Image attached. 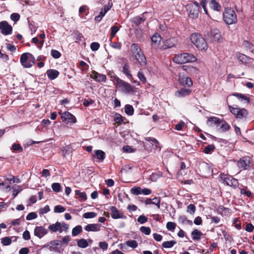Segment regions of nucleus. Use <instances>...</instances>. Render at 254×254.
Masks as SVG:
<instances>
[{
    "mask_svg": "<svg viewBox=\"0 0 254 254\" xmlns=\"http://www.w3.org/2000/svg\"><path fill=\"white\" fill-rule=\"evenodd\" d=\"M215 148V147L213 144H209L204 148L203 152L205 154H211Z\"/></svg>",
    "mask_w": 254,
    "mask_h": 254,
    "instance_id": "58836bf2",
    "label": "nucleus"
},
{
    "mask_svg": "<svg viewBox=\"0 0 254 254\" xmlns=\"http://www.w3.org/2000/svg\"><path fill=\"white\" fill-rule=\"evenodd\" d=\"M10 19L14 22H16L20 19V15L17 13H13L10 15Z\"/></svg>",
    "mask_w": 254,
    "mask_h": 254,
    "instance_id": "bf43d9fd",
    "label": "nucleus"
},
{
    "mask_svg": "<svg viewBox=\"0 0 254 254\" xmlns=\"http://www.w3.org/2000/svg\"><path fill=\"white\" fill-rule=\"evenodd\" d=\"M161 172L152 173L149 176V180L152 182H156L159 178L161 177Z\"/></svg>",
    "mask_w": 254,
    "mask_h": 254,
    "instance_id": "ea45409f",
    "label": "nucleus"
},
{
    "mask_svg": "<svg viewBox=\"0 0 254 254\" xmlns=\"http://www.w3.org/2000/svg\"><path fill=\"white\" fill-rule=\"evenodd\" d=\"M252 158L250 156H245L241 158L237 162V166L242 170H247L250 167Z\"/></svg>",
    "mask_w": 254,
    "mask_h": 254,
    "instance_id": "9b49d317",
    "label": "nucleus"
},
{
    "mask_svg": "<svg viewBox=\"0 0 254 254\" xmlns=\"http://www.w3.org/2000/svg\"><path fill=\"white\" fill-rule=\"evenodd\" d=\"M61 117L62 121L67 124L76 122L75 116L68 112H63Z\"/></svg>",
    "mask_w": 254,
    "mask_h": 254,
    "instance_id": "ddd939ff",
    "label": "nucleus"
},
{
    "mask_svg": "<svg viewBox=\"0 0 254 254\" xmlns=\"http://www.w3.org/2000/svg\"><path fill=\"white\" fill-rule=\"evenodd\" d=\"M77 245L81 248H86L88 246V243L86 240L81 239L77 241Z\"/></svg>",
    "mask_w": 254,
    "mask_h": 254,
    "instance_id": "f704fd0d",
    "label": "nucleus"
},
{
    "mask_svg": "<svg viewBox=\"0 0 254 254\" xmlns=\"http://www.w3.org/2000/svg\"><path fill=\"white\" fill-rule=\"evenodd\" d=\"M65 210V208L60 205H56L54 207V212L62 213Z\"/></svg>",
    "mask_w": 254,
    "mask_h": 254,
    "instance_id": "5fc2aeb1",
    "label": "nucleus"
},
{
    "mask_svg": "<svg viewBox=\"0 0 254 254\" xmlns=\"http://www.w3.org/2000/svg\"><path fill=\"white\" fill-rule=\"evenodd\" d=\"M233 96L236 97L238 99L241 101L244 100L247 103L250 102V99L247 96L239 93H235L233 94Z\"/></svg>",
    "mask_w": 254,
    "mask_h": 254,
    "instance_id": "c756f323",
    "label": "nucleus"
},
{
    "mask_svg": "<svg viewBox=\"0 0 254 254\" xmlns=\"http://www.w3.org/2000/svg\"><path fill=\"white\" fill-rule=\"evenodd\" d=\"M1 243L3 246H8L11 243V240L9 237H4L1 239Z\"/></svg>",
    "mask_w": 254,
    "mask_h": 254,
    "instance_id": "603ef678",
    "label": "nucleus"
},
{
    "mask_svg": "<svg viewBox=\"0 0 254 254\" xmlns=\"http://www.w3.org/2000/svg\"><path fill=\"white\" fill-rule=\"evenodd\" d=\"M129 65L128 64L126 63L123 66V72L127 77L131 78L132 75L130 73Z\"/></svg>",
    "mask_w": 254,
    "mask_h": 254,
    "instance_id": "72a5a7b5",
    "label": "nucleus"
},
{
    "mask_svg": "<svg viewBox=\"0 0 254 254\" xmlns=\"http://www.w3.org/2000/svg\"><path fill=\"white\" fill-rule=\"evenodd\" d=\"M197 58L193 55L189 53L179 54L174 56L173 61L177 64H184L196 61Z\"/></svg>",
    "mask_w": 254,
    "mask_h": 254,
    "instance_id": "f257e3e1",
    "label": "nucleus"
},
{
    "mask_svg": "<svg viewBox=\"0 0 254 254\" xmlns=\"http://www.w3.org/2000/svg\"><path fill=\"white\" fill-rule=\"evenodd\" d=\"M75 194L78 195L81 200L85 201L87 199V195L85 192H81L79 190H75Z\"/></svg>",
    "mask_w": 254,
    "mask_h": 254,
    "instance_id": "79ce46f5",
    "label": "nucleus"
},
{
    "mask_svg": "<svg viewBox=\"0 0 254 254\" xmlns=\"http://www.w3.org/2000/svg\"><path fill=\"white\" fill-rule=\"evenodd\" d=\"M220 119V118L216 117H211L207 119L206 123L210 126L213 125L216 126Z\"/></svg>",
    "mask_w": 254,
    "mask_h": 254,
    "instance_id": "473e14b6",
    "label": "nucleus"
},
{
    "mask_svg": "<svg viewBox=\"0 0 254 254\" xmlns=\"http://www.w3.org/2000/svg\"><path fill=\"white\" fill-rule=\"evenodd\" d=\"M190 89L182 88L175 92V96L179 98H182L190 95Z\"/></svg>",
    "mask_w": 254,
    "mask_h": 254,
    "instance_id": "393cba45",
    "label": "nucleus"
},
{
    "mask_svg": "<svg viewBox=\"0 0 254 254\" xmlns=\"http://www.w3.org/2000/svg\"><path fill=\"white\" fill-rule=\"evenodd\" d=\"M82 231V227L80 225H77L74 227L72 230V235L73 237L76 236L80 234Z\"/></svg>",
    "mask_w": 254,
    "mask_h": 254,
    "instance_id": "c9c22d12",
    "label": "nucleus"
},
{
    "mask_svg": "<svg viewBox=\"0 0 254 254\" xmlns=\"http://www.w3.org/2000/svg\"><path fill=\"white\" fill-rule=\"evenodd\" d=\"M145 139L151 144L154 149H159V150H160L161 146L160 143L156 138L151 137H146Z\"/></svg>",
    "mask_w": 254,
    "mask_h": 254,
    "instance_id": "5701e85b",
    "label": "nucleus"
},
{
    "mask_svg": "<svg viewBox=\"0 0 254 254\" xmlns=\"http://www.w3.org/2000/svg\"><path fill=\"white\" fill-rule=\"evenodd\" d=\"M115 79L117 82L118 87L121 88L125 93L129 94L134 92V87L129 83L120 79L118 77H115Z\"/></svg>",
    "mask_w": 254,
    "mask_h": 254,
    "instance_id": "0eeeda50",
    "label": "nucleus"
},
{
    "mask_svg": "<svg viewBox=\"0 0 254 254\" xmlns=\"http://www.w3.org/2000/svg\"><path fill=\"white\" fill-rule=\"evenodd\" d=\"M105 14H106V13L101 9L99 15L95 16V17L94 18L95 21H96L97 22L100 21L102 20V18L105 16Z\"/></svg>",
    "mask_w": 254,
    "mask_h": 254,
    "instance_id": "052dcab7",
    "label": "nucleus"
},
{
    "mask_svg": "<svg viewBox=\"0 0 254 254\" xmlns=\"http://www.w3.org/2000/svg\"><path fill=\"white\" fill-rule=\"evenodd\" d=\"M120 27L116 26H113L111 27L110 40H112V39L115 37Z\"/></svg>",
    "mask_w": 254,
    "mask_h": 254,
    "instance_id": "a19ab883",
    "label": "nucleus"
},
{
    "mask_svg": "<svg viewBox=\"0 0 254 254\" xmlns=\"http://www.w3.org/2000/svg\"><path fill=\"white\" fill-rule=\"evenodd\" d=\"M176 223L173 222H168L166 224L167 229L171 231H174V230L176 228Z\"/></svg>",
    "mask_w": 254,
    "mask_h": 254,
    "instance_id": "09e8293b",
    "label": "nucleus"
},
{
    "mask_svg": "<svg viewBox=\"0 0 254 254\" xmlns=\"http://www.w3.org/2000/svg\"><path fill=\"white\" fill-rule=\"evenodd\" d=\"M110 211L111 217L113 219H125L126 218V216L122 212H120L115 206H111Z\"/></svg>",
    "mask_w": 254,
    "mask_h": 254,
    "instance_id": "2eb2a0df",
    "label": "nucleus"
},
{
    "mask_svg": "<svg viewBox=\"0 0 254 254\" xmlns=\"http://www.w3.org/2000/svg\"><path fill=\"white\" fill-rule=\"evenodd\" d=\"M20 61L23 67L29 68L34 64L35 59L31 54L26 53L21 55Z\"/></svg>",
    "mask_w": 254,
    "mask_h": 254,
    "instance_id": "423d86ee",
    "label": "nucleus"
},
{
    "mask_svg": "<svg viewBox=\"0 0 254 254\" xmlns=\"http://www.w3.org/2000/svg\"><path fill=\"white\" fill-rule=\"evenodd\" d=\"M0 31L3 35H8L12 33V27L6 21L0 22Z\"/></svg>",
    "mask_w": 254,
    "mask_h": 254,
    "instance_id": "f8f14e48",
    "label": "nucleus"
},
{
    "mask_svg": "<svg viewBox=\"0 0 254 254\" xmlns=\"http://www.w3.org/2000/svg\"><path fill=\"white\" fill-rule=\"evenodd\" d=\"M46 74L48 78L51 80H53L56 79L59 76L60 73L58 70L56 69H50L47 71Z\"/></svg>",
    "mask_w": 254,
    "mask_h": 254,
    "instance_id": "bb28decb",
    "label": "nucleus"
},
{
    "mask_svg": "<svg viewBox=\"0 0 254 254\" xmlns=\"http://www.w3.org/2000/svg\"><path fill=\"white\" fill-rule=\"evenodd\" d=\"M52 189H53V191L59 192L61 191V186L60 183H54L52 184Z\"/></svg>",
    "mask_w": 254,
    "mask_h": 254,
    "instance_id": "37998d69",
    "label": "nucleus"
},
{
    "mask_svg": "<svg viewBox=\"0 0 254 254\" xmlns=\"http://www.w3.org/2000/svg\"><path fill=\"white\" fill-rule=\"evenodd\" d=\"M51 246H53L52 251L55 252H59V249L62 247V244L59 240H54L50 241Z\"/></svg>",
    "mask_w": 254,
    "mask_h": 254,
    "instance_id": "2f4dec72",
    "label": "nucleus"
},
{
    "mask_svg": "<svg viewBox=\"0 0 254 254\" xmlns=\"http://www.w3.org/2000/svg\"><path fill=\"white\" fill-rule=\"evenodd\" d=\"M220 178L223 183L234 189H236L239 186L238 180L228 174H221Z\"/></svg>",
    "mask_w": 254,
    "mask_h": 254,
    "instance_id": "6e6552de",
    "label": "nucleus"
},
{
    "mask_svg": "<svg viewBox=\"0 0 254 254\" xmlns=\"http://www.w3.org/2000/svg\"><path fill=\"white\" fill-rule=\"evenodd\" d=\"M125 112L127 115L128 116H132L134 113L133 107L130 105H126L125 107Z\"/></svg>",
    "mask_w": 254,
    "mask_h": 254,
    "instance_id": "e433bc0d",
    "label": "nucleus"
},
{
    "mask_svg": "<svg viewBox=\"0 0 254 254\" xmlns=\"http://www.w3.org/2000/svg\"><path fill=\"white\" fill-rule=\"evenodd\" d=\"M48 228L52 233L59 232L60 233H61L63 231V230L62 228V224L59 222H57L55 224L50 225Z\"/></svg>",
    "mask_w": 254,
    "mask_h": 254,
    "instance_id": "aec40b11",
    "label": "nucleus"
},
{
    "mask_svg": "<svg viewBox=\"0 0 254 254\" xmlns=\"http://www.w3.org/2000/svg\"><path fill=\"white\" fill-rule=\"evenodd\" d=\"M187 211L190 214H194L195 211V206L194 205L192 204L189 205L187 207Z\"/></svg>",
    "mask_w": 254,
    "mask_h": 254,
    "instance_id": "4d7b16f0",
    "label": "nucleus"
},
{
    "mask_svg": "<svg viewBox=\"0 0 254 254\" xmlns=\"http://www.w3.org/2000/svg\"><path fill=\"white\" fill-rule=\"evenodd\" d=\"M130 51L132 56L141 65H145L146 59L137 44L133 43L130 46Z\"/></svg>",
    "mask_w": 254,
    "mask_h": 254,
    "instance_id": "f03ea898",
    "label": "nucleus"
},
{
    "mask_svg": "<svg viewBox=\"0 0 254 254\" xmlns=\"http://www.w3.org/2000/svg\"><path fill=\"white\" fill-rule=\"evenodd\" d=\"M191 235L192 239L193 240L198 241L200 239L201 237L203 235V234L198 230L194 229L191 232Z\"/></svg>",
    "mask_w": 254,
    "mask_h": 254,
    "instance_id": "c85d7f7f",
    "label": "nucleus"
},
{
    "mask_svg": "<svg viewBox=\"0 0 254 254\" xmlns=\"http://www.w3.org/2000/svg\"><path fill=\"white\" fill-rule=\"evenodd\" d=\"M100 44L97 42H92L90 44V48L93 51H96L99 49Z\"/></svg>",
    "mask_w": 254,
    "mask_h": 254,
    "instance_id": "e2e57ef3",
    "label": "nucleus"
},
{
    "mask_svg": "<svg viewBox=\"0 0 254 254\" xmlns=\"http://www.w3.org/2000/svg\"><path fill=\"white\" fill-rule=\"evenodd\" d=\"M176 243V241L172 240L170 241L164 242L162 245L163 248L168 249L172 248Z\"/></svg>",
    "mask_w": 254,
    "mask_h": 254,
    "instance_id": "4c0bfd02",
    "label": "nucleus"
},
{
    "mask_svg": "<svg viewBox=\"0 0 254 254\" xmlns=\"http://www.w3.org/2000/svg\"><path fill=\"white\" fill-rule=\"evenodd\" d=\"M147 221V218L144 215H140L137 218V222L140 224H144Z\"/></svg>",
    "mask_w": 254,
    "mask_h": 254,
    "instance_id": "774afa93",
    "label": "nucleus"
},
{
    "mask_svg": "<svg viewBox=\"0 0 254 254\" xmlns=\"http://www.w3.org/2000/svg\"><path fill=\"white\" fill-rule=\"evenodd\" d=\"M142 189L140 187H133L131 189L130 192L134 195H139L141 194Z\"/></svg>",
    "mask_w": 254,
    "mask_h": 254,
    "instance_id": "a18cd8bd",
    "label": "nucleus"
},
{
    "mask_svg": "<svg viewBox=\"0 0 254 254\" xmlns=\"http://www.w3.org/2000/svg\"><path fill=\"white\" fill-rule=\"evenodd\" d=\"M93 157L97 158L101 161H103L105 158V153L101 150H97L95 151V154L93 155Z\"/></svg>",
    "mask_w": 254,
    "mask_h": 254,
    "instance_id": "7c9ffc66",
    "label": "nucleus"
},
{
    "mask_svg": "<svg viewBox=\"0 0 254 254\" xmlns=\"http://www.w3.org/2000/svg\"><path fill=\"white\" fill-rule=\"evenodd\" d=\"M191 42L195 47L201 51H205L208 48L205 39L199 33H193L190 36Z\"/></svg>",
    "mask_w": 254,
    "mask_h": 254,
    "instance_id": "20e7f679",
    "label": "nucleus"
},
{
    "mask_svg": "<svg viewBox=\"0 0 254 254\" xmlns=\"http://www.w3.org/2000/svg\"><path fill=\"white\" fill-rule=\"evenodd\" d=\"M211 8L217 11H220L221 9V5L216 0H211L209 2Z\"/></svg>",
    "mask_w": 254,
    "mask_h": 254,
    "instance_id": "cd10ccee",
    "label": "nucleus"
},
{
    "mask_svg": "<svg viewBox=\"0 0 254 254\" xmlns=\"http://www.w3.org/2000/svg\"><path fill=\"white\" fill-rule=\"evenodd\" d=\"M51 56L55 59H58L61 57V53L54 49H52L51 52Z\"/></svg>",
    "mask_w": 254,
    "mask_h": 254,
    "instance_id": "6e6d98bb",
    "label": "nucleus"
},
{
    "mask_svg": "<svg viewBox=\"0 0 254 254\" xmlns=\"http://www.w3.org/2000/svg\"><path fill=\"white\" fill-rule=\"evenodd\" d=\"M37 217V215L35 212H30L26 216L27 220H31L35 219Z\"/></svg>",
    "mask_w": 254,
    "mask_h": 254,
    "instance_id": "69168bd1",
    "label": "nucleus"
},
{
    "mask_svg": "<svg viewBox=\"0 0 254 254\" xmlns=\"http://www.w3.org/2000/svg\"><path fill=\"white\" fill-rule=\"evenodd\" d=\"M145 13L146 12H144L140 16L133 17L131 20V22L135 24L136 26H138L145 21L146 18L144 16Z\"/></svg>",
    "mask_w": 254,
    "mask_h": 254,
    "instance_id": "4be33fe9",
    "label": "nucleus"
},
{
    "mask_svg": "<svg viewBox=\"0 0 254 254\" xmlns=\"http://www.w3.org/2000/svg\"><path fill=\"white\" fill-rule=\"evenodd\" d=\"M34 235L40 239L48 233V230L43 226H36L34 229Z\"/></svg>",
    "mask_w": 254,
    "mask_h": 254,
    "instance_id": "6ab92c4d",
    "label": "nucleus"
},
{
    "mask_svg": "<svg viewBox=\"0 0 254 254\" xmlns=\"http://www.w3.org/2000/svg\"><path fill=\"white\" fill-rule=\"evenodd\" d=\"M199 5L197 2L189 3L187 5V10L189 12V16L191 18H196L199 14Z\"/></svg>",
    "mask_w": 254,
    "mask_h": 254,
    "instance_id": "1a4fd4ad",
    "label": "nucleus"
},
{
    "mask_svg": "<svg viewBox=\"0 0 254 254\" xmlns=\"http://www.w3.org/2000/svg\"><path fill=\"white\" fill-rule=\"evenodd\" d=\"M97 216V213L94 212H88L83 215V217L86 219L93 218Z\"/></svg>",
    "mask_w": 254,
    "mask_h": 254,
    "instance_id": "49530a36",
    "label": "nucleus"
},
{
    "mask_svg": "<svg viewBox=\"0 0 254 254\" xmlns=\"http://www.w3.org/2000/svg\"><path fill=\"white\" fill-rule=\"evenodd\" d=\"M223 17L224 21L227 24L230 25L237 22V18L235 12L231 8H225Z\"/></svg>",
    "mask_w": 254,
    "mask_h": 254,
    "instance_id": "39448f33",
    "label": "nucleus"
},
{
    "mask_svg": "<svg viewBox=\"0 0 254 254\" xmlns=\"http://www.w3.org/2000/svg\"><path fill=\"white\" fill-rule=\"evenodd\" d=\"M87 9V6L86 5H82L79 7V15L81 18H83L84 16L82 13L86 11Z\"/></svg>",
    "mask_w": 254,
    "mask_h": 254,
    "instance_id": "680f3d73",
    "label": "nucleus"
},
{
    "mask_svg": "<svg viewBox=\"0 0 254 254\" xmlns=\"http://www.w3.org/2000/svg\"><path fill=\"white\" fill-rule=\"evenodd\" d=\"M110 41H111V42L110 43V45L111 47H112V48H113L114 49H118V50H120L121 49V47H122L121 43L113 42L112 41V40H110Z\"/></svg>",
    "mask_w": 254,
    "mask_h": 254,
    "instance_id": "3c124183",
    "label": "nucleus"
},
{
    "mask_svg": "<svg viewBox=\"0 0 254 254\" xmlns=\"http://www.w3.org/2000/svg\"><path fill=\"white\" fill-rule=\"evenodd\" d=\"M140 231L146 235H149L151 233V229L148 227L142 226L140 228Z\"/></svg>",
    "mask_w": 254,
    "mask_h": 254,
    "instance_id": "864d4df0",
    "label": "nucleus"
},
{
    "mask_svg": "<svg viewBox=\"0 0 254 254\" xmlns=\"http://www.w3.org/2000/svg\"><path fill=\"white\" fill-rule=\"evenodd\" d=\"M179 80L180 83L184 86L190 87L192 85L191 79L186 75H180Z\"/></svg>",
    "mask_w": 254,
    "mask_h": 254,
    "instance_id": "f3484780",
    "label": "nucleus"
},
{
    "mask_svg": "<svg viewBox=\"0 0 254 254\" xmlns=\"http://www.w3.org/2000/svg\"><path fill=\"white\" fill-rule=\"evenodd\" d=\"M211 40L215 42L220 41L221 36L218 29H215L212 30L210 33Z\"/></svg>",
    "mask_w": 254,
    "mask_h": 254,
    "instance_id": "b1692460",
    "label": "nucleus"
},
{
    "mask_svg": "<svg viewBox=\"0 0 254 254\" xmlns=\"http://www.w3.org/2000/svg\"><path fill=\"white\" fill-rule=\"evenodd\" d=\"M236 56L238 60L243 64L250 67L254 66V59L241 53H237Z\"/></svg>",
    "mask_w": 254,
    "mask_h": 254,
    "instance_id": "9d476101",
    "label": "nucleus"
},
{
    "mask_svg": "<svg viewBox=\"0 0 254 254\" xmlns=\"http://www.w3.org/2000/svg\"><path fill=\"white\" fill-rule=\"evenodd\" d=\"M126 244L128 247L133 249L136 248L138 246L137 242L135 240L127 241L126 243Z\"/></svg>",
    "mask_w": 254,
    "mask_h": 254,
    "instance_id": "c03bdc74",
    "label": "nucleus"
},
{
    "mask_svg": "<svg viewBox=\"0 0 254 254\" xmlns=\"http://www.w3.org/2000/svg\"><path fill=\"white\" fill-rule=\"evenodd\" d=\"M50 208L48 205H46L44 207L41 208L39 210L40 214H44L50 211Z\"/></svg>",
    "mask_w": 254,
    "mask_h": 254,
    "instance_id": "0e129e2a",
    "label": "nucleus"
},
{
    "mask_svg": "<svg viewBox=\"0 0 254 254\" xmlns=\"http://www.w3.org/2000/svg\"><path fill=\"white\" fill-rule=\"evenodd\" d=\"M229 109L231 114L234 115L235 118L240 122H245L248 116V111L244 108H234L231 105L228 106Z\"/></svg>",
    "mask_w": 254,
    "mask_h": 254,
    "instance_id": "7ed1b4c3",
    "label": "nucleus"
},
{
    "mask_svg": "<svg viewBox=\"0 0 254 254\" xmlns=\"http://www.w3.org/2000/svg\"><path fill=\"white\" fill-rule=\"evenodd\" d=\"M12 150L19 152H21L23 151V148L19 144L14 143L12 145Z\"/></svg>",
    "mask_w": 254,
    "mask_h": 254,
    "instance_id": "de8ad7c7",
    "label": "nucleus"
},
{
    "mask_svg": "<svg viewBox=\"0 0 254 254\" xmlns=\"http://www.w3.org/2000/svg\"><path fill=\"white\" fill-rule=\"evenodd\" d=\"M217 130L220 132H224L229 130L230 128V125L224 120L220 119L218 124L216 126Z\"/></svg>",
    "mask_w": 254,
    "mask_h": 254,
    "instance_id": "4468645a",
    "label": "nucleus"
},
{
    "mask_svg": "<svg viewBox=\"0 0 254 254\" xmlns=\"http://www.w3.org/2000/svg\"><path fill=\"white\" fill-rule=\"evenodd\" d=\"M185 125V123L184 122L181 121L178 124L175 126V129L179 131L182 130Z\"/></svg>",
    "mask_w": 254,
    "mask_h": 254,
    "instance_id": "338daca9",
    "label": "nucleus"
},
{
    "mask_svg": "<svg viewBox=\"0 0 254 254\" xmlns=\"http://www.w3.org/2000/svg\"><path fill=\"white\" fill-rule=\"evenodd\" d=\"M177 44V41L174 38L167 39L164 42L163 46L164 49H169L174 47Z\"/></svg>",
    "mask_w": 254,
    "mask_h": 254,
    "instance_id": "a878e982",
    "label": "nucleus"
},
{
    "mask_svg": "<svg viewBox=\"0 0 254 254\" xmlns=\"http://www.w3.org/2000/svg\"><path fill=\"white\" fill-rule=\"evenodd\" d=\"M161 39L162 38L160 34L157 33H155L151 37V46L155 49L159 48Z\"/></svg>",
    "mask_w": 254,
    "mask_h": 254,
    "instance_id": "a211bd4d",
    "label": "nucleus"
},
{
    "mask_svg": "<svg viewBox=\"0 0 254 254\" xmlns=\"http://www.w3.org/2000/svg\"><path fill=\"white\" fill-rule=\"evenodd\" d=\"M114 121L117 123L121 124L124 122L123 117L119 114H116Z\"/></svg>",
    "mask_w": 254,
    "mask_h": 254,
    "instance_id": "13d9d810",
    "label": "nucleus"
},
{
    "mask_svg": "<svg viewBox=\"0 0 254 254\" xmlns=\"http://www.w3.org/2000/svg\"><path fill=\"white\" fill-rule=\"evenodd\" d=\"M91 77L92 78H93L96 81L98 82H105L107 80L106 75L99 73L95 70L92 71Z\"/></svg>",
    "mask_w": 254,
    "mask_h": 254,
    "instance_id": "dca6fc26",
    "label": "nucleus"
},
{
    "mask_svg": "<svg viewBox=\"0 0 254 254\" xmlns=\"http://www.w3.org/2000/svg\"><path fill=\"white\" fill-rule=\"evenodd\" d=\"M247 187H245V188H243L240 190V193L241 194H244L246 195L247 197H250L252 195V193L250 190H247L246 189Z\"/></svg>",
    "mask_w": 254,
    "mask_h": 254,
    "instance_id": "8fccbe9b",
    "label": "nucleus"
},
{
    "mask_svg": "<svg viewBox=\"0 0 254 254\" xmlns=\"http://www.w3.org/2000/svg\"><path fill=\"white\" fill-rule=\"evenodd\" d=\"M101 227L99 224H89L84 227V230L88 232H98L100 230Z\"/></svg>",
    "mask_w": 254,
    "mask_h": 254,
    "instance_id": "412c9836",
    "label": "nucleus"
}]
</instances>
